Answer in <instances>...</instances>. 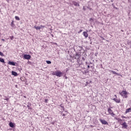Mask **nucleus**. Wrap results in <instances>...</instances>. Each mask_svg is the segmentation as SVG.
Returning <instances> with one entry per match:
<instances>
[{
	"label": "nucleus",
	"mask_w": 131,
	"mask_h": 131,
	"mask_svg": "<svg viewBox=\"0 0 131 131\" xmlns=\"http://www.w3.org/2000/svg\"><path fill=\"white\" fill-rule=\"evenodd\" d=\"M45 103H48V102H49V99H45Z\"/></svg>",
	"instance_id": "bb28decb"
},
{
	"label": "nucleus",
	"mask_w": 131,
	"mask_h": 131,
	"mask_svg": "<svg viewBox=\"0 0 131 131\" xmlns=\"http://www.w3.org/2000/svg\"><path fill=\"white\" fill-rule=\"evenodd\" d=\"M90 20H92V18H91Z\"/></svg>",
	"instance_id": "79ce46f5"
},
{
	"label": "nucleus",
	"mask_w": 131,
	"mask_h": 131,
	"mask_svg": "<svg viewBox=\"0 0 131 131\" xmlns=\"http://www.w3.org/2000/svg\"><path fill=\"white\" fill-rule=\"evenodd\" d=\"M88 68H90V65L88 66Z\"/></svg>",
	"instance_id": "58836bf2"
},
{
	"label": "nucleus",
	"mask_w": 131,
	"mask_h": 131,
	"mask_svg": "<svg viewBox=\"0 0 131 131\" xmlns=\"http://www.w3.org/2000/svg\"><path fill=\"white\" fill-rule=\"evenodd\" d=\"M100 122L102 123V124L107 125H108V122H106V120L103 119H100Z\"/></svg>",
	"instance_id": "423d86ee"
},
{
	"label": "nucleus",
	"mask_w": 131,
	"mask_h": 131,
	"mask_svg": "<svg viewBox=\"0 0 131 131\" xmlns=\"http://www.w3.org/2000/svg\"><path fill=\"white\" fill-rule=\"evenodd\" d=\"M101 68H103V66H102V64L101 65Z\"/></svg>",
	"instance_id": "ea45409f"
},
{
	"label": "nucleus",
	"mask_w": 131,
	"mask_h": 131,
	"mask_svg": "<svg viewBox=\"0 0 131 131\" xmlns=\"http://www.w3.org/2000/svg\"><path fill=\"white\" fill-rule=\"evenodd\" d=\"M31 105V103H28V105H27V107L28 108V109L29 110H30V109H31V107H30V106Z\"/></svg>",
	"instance_id": "6ab92c4d"
},
{
	"label": "nucleus",
	"mask_w": 131,
	"mask_h": 131,
	"mask_svg": "<svg viewBox=\"0 0 131 131\" xmlns=\"http://www.w3.org/2000/svg\"><path fill=\"white\" fill-rule=\"evenodd\" d=\"M83 36L85 37V38L89 37V34H88L87 32H83Z\"/></svg>",
	"instance_id": "1a4fd4ad"
},
{
	"label": "nucleus",
	"mask_w": 131,
	"mask_h": 131,
	"mask_svg": "<svg viewBox=\"0 0 131 131\" xmlns=\"http://www.w3.org/2000/svg\"><path fill=\"white\" fill-rule=\"evenodd\" d=\"M113 100H114V101H115V102H116V103H120V100H119V99H117L116 98H114Z\"/></svg>",
	"instance_id": "f8f14e48"
},
{
	"label": "nucleus",
	"mask_w": 131,
	"mask_h": 131,
	"mask_svg": "<svg viewBox=\"0 0 131 131\" xmlns=\"http://www.w3.org/2000/svg\"><path fill=\"white\" fill-rule=\"evenodd\" d=\"M107 112H108L109 114H110L113 117H114V116H115V114L113 113V111H112V110H111V108H108L107 109Z\"/></svg>",
	"instance_id": "7ed1b4c3"
},
{
	"label": "nucleus",
	"mask_w": 131,
	"mask_h": 131,
	"mask_svg": "<svg viewBox=\"0 0 131 131\" xmlns=\"http://www.w3.org/2000/svg\"><path fill=\"white\" fill-rule=\"evenodd\" d=\"M9 126H10V127L14 128V123H13V122H10L9 123Z\"/></svg>",
	"instance_id": "9b49d317"
},
{
	"label": "nucleus",
	"mask_w": 131,
	"mask_h": 131,
	"mask_svg": "<svg viewBox=\"0 0 131 131\" xmlns=\"http://www.w3.org/2000/svg\"><path fill=\"white\" fill-rule=\"evenodd\" d=\"M115 97H116V95H115Z\"/></svg>",
	"instance_id": "a19ab883"
},
{
	"label": "nucleus",
	"mask_w": 131,
	"mask_h": 131,
	"mask_svg": "<svg viewBox=\"0 0 131 131\" xmlns=\"http://www.w3.org/2000/svg\"><path fill=\"white\" fill-rule=\"evenodd\" d=\"M117 120H118L119 122H121L122 121V120L120 118L117 119Z\"/></svg>",
	"instance_id": "b1692460"
},
{
	"label": "nucleus",
	"mask_w": 131,
	"mask_h": 131,
	"mask_svg": "<svg viewBox=\"0 0 131 131\" xmlns=\"http://www.w3.org/2000/svg\"><path fill=\"white\" fill-rule=\"evenodd\" d=\"M45 26L40 25V29H43V28H45Z\"/></svg>",
	"instance_id": "5701e85b"
},
{
	"label": "nucleus",
	"mask_w": 131,
	"mask_h": 131,
	"mask_svg": "<svg viewBox=\"0 0 131 131\" xmlns=\"http://www.w3.org/2000/svg\"><path fill=\"white\" fill-rule=\"evenodd\" d=\"M120 124L122 126V128H127V124H126V122H124L122 124L120 123Z\"/></svg>",
	"instance_id": "0eeeda50"
},
{
	"label": "nucleus",
	"mask_w": 131,
	"mask_h": 131,
	"mask_svg": "<svg viewBox=\"0 0 131 131\" xmlns=\"http://www.w3.org/2000/svg\"><path fill=\"white\" fill-rule=\"evenodd\" d=\"M0 55L2 56V57H4L5 55H4V53H3L2 52L0 51Z\"/></svg>",
	"instance_id": "a878e982"
},
{
	"label": "nucleus",
	"mask_w": 131,
	"mask_h": 131,
	"mask_svg": "<svg viewBox=\"0 0 131 131\" xmlns=\"http://www.w3.org/2000/svg\"><path fill=\"white\" fill-rule=\"evenodd\" d=\"M121 117H122V118H125V117H124L123 116H122Z\"/></svg>",
	"instance_id": "f704fd0d"
},
{
	"label": "nucleus",
	"mask_w": 131,
	"mask_h": 131,
	"mask_svg": "<svg viewBox=\"0 0 131 131\" xmlns=\"http://www.w3.org/2000/svg\"><path fill=\"white\" fill-rule=\"evenodd\" d=\"M62 116H63V117H64V116H66V115L65 114H62Z\"/></svg>",
	"instance_id": "473e14b6"
},
{
	"label": "nucleus",
	"mask_w": 131,
	"mask_h": 131,
	"mask_svg": "<svg viewBox=\"0 0 131 131\" xmlns=\"http://www.w3.org/2000/svg\"><path fill=\"white\" fill-rule=\"evenodd\" d=\"M64 75V73L61 72L60 71H58L56 72V76H57V77H61L62 75Z\"/></svg>",
	"instance_id": "f03ea898"
},
{
	"label": "nucleus",
	"mask_w": 131,
	"mask_h": 131,
	"mask_svg": "<svg viewBox=\"0 0 131 131\" xmlns=\"http://www.w3.org/2000/svg\"><path fill=\"white\" fill-rule=\"evenodd\" d=\"M11 25L12 28H15V24H14V21L11 22Z\"/></svg>",
	"instance_id": "aec40b11"
},
{
	"label": "nucleus",
	"mask_w": 131,
	"mask_h": 131,
	"mask_svg": "<svg viewBox=\"0 0 131 131\" xmlns=\"http://www.w3.org/2000/svg\"><path fill=\"white\" fill-rule=\"evenodd\" d=\"M24 60H30L31 59V56L28 54L24 55Z\"/></svg>",
	"instance_id": "20e7f679"
},
{
	"label": "nucleus",
	"mask_w": 131,
	"mask_h": 131,
	"mask_svg": "<svg viewBox=\"0 0 131 131\" xmlns=\"http://www.w3.org/2000/svg\"><path fill=\"white\" fill-rule=\"evenodd\" d=\"M46 63L47 64H52V61H50V60H47L46 61Z\"/></svg>",
	"instance_id": "412c9836"
},
{
	"label": "nucleus",
	"mask_w": 131,
	"mask_h": 131,
	"mask_svg": "<svg viewBox=\"0 0 131 131\" xmlns=\"http://www.w3.org/2000/svg\"><path fill=\"white\" fill-rule=\"evenodd\" d=\"M111 71L113 74H116V75H120L119 74L116 73V72L115 71ZM120 76H122L121 75H120Z\"/></svg>",
	"instance_id": "ddd939ff"
},
{
	"label": "nucleus",
	"mask_w": 131,
	"mask_h": 131,
	"mask_svg": "<svg viewBox=\"0 0 131 131\" xmlns=\"http://www.w3.org/2000/svg\"><path fill=\"white\" fill-rule=\"evenodd\" d=\"M13 39H14V36H11V37H10V39H11V40H13Z\"/></svg>",
	"instance_id": "cd10ccee"
},
{
	"label": "nucleus",
	"mask_w": 131,
	"mask_h": 131,
	"mask_svg": "<svg viewBox=\"0 0 131 131\" xmlns=\"http://www.w3.org/2000/svg\"><path fill=\"white\" fill-rule=\"evenodd\" d=\"M82 61H85V58L84 57H82Z\"/></svg>",
	"instance_id": "c85d7f7f"
},
{
	"label": "nucleus",
	"mask_w": 131,
	"mask_h": 131,
	"mask_svg": "<svg viewBox=\"0 0 131 131\" xmlns=\"http://www.w3.org/2000/svg\"><path fill=\"white\" fill-rule=\"evenodd\" d=\"M73 5L76 6H79V4H78V3H77V2H74Z\"/></svg>",
	"instance_id": "a211bd4d"
},
{
	"label": "nucleus",
	"mask_w": 131,
	"mask_h": 131,
	"mask_svg": "<svg viewBox=\"0 0 131 131\" xmlns=\"http://www.w3.org/2000/svg\"><path fill=\"white\" fill-rule=\"evenodd\" d=\"M60 107L62 108V111H65V108H64V105L61 104L60 105Z\"/></svg>",
	"instance_id": "f3484780"
},
{
	"label": "nucleus",
	"mask_w": 131,
	"mask_h": 131,
	"mask_svg": "<svg viewBox=\"0 0 131 131\" xmlns=\"http://www.w3.org/2000/svg\"><path fill=\"white\" fill-rule=\"evenodd\" d=\"M119 94L124 99H126V98H127V92H126V91H123L122 92H120Z\"/></svg>",
	"instance_id": "f257e3e1"
},
{
	"label": "nucleus",
	"mask_w": 131,
	"mask_h": 131,
	"mask_svg": "<svg viewBox=\"0 0 131 131\" xmlns=\"http://www.w3.org/2000/svg\"><path fill=\"white\" fill-rule=\"evenodd\" d=\"M11 73L14 76H18V73L16 72L12 71Z\"/></svg>",
	"instance_id": "9d476101"
},
{
	"label": "nucleus",
	"mask_w": 131,
	"mask_h": 131,
	"mask_svg": "<svg viewBox=\"0 0 131 131\" xmlns=\"http://www.w3.org/2000/svg\"><path fill=\"white\" fill-rule=\"evenodd\" d=\"M34 28H35L36 30H40V26H34Z\"/></svg>",
	"instance_id": "4468645a"
},
{
	"label": "nucleus",
	"mask_w": 131,
	"mask_h": 131,
	"mask_svg": "<svg viewBox=\"0 0 131 131\" xmlns=\"http://www.w3.org/2000/svg\"><path fill=\"white\" fill-rule=\"evenodd\" d=\"M83 10L84 11H85V8L84 7H83Z\"/></svg>",
	"instance_id": "2f4dec72"
},
{
	"label": "nucleus",
	"mask_w": 131,
	"mask_h": 131,
	"mask_svg": "<svg viewBox=\"0 0 131 131\" xmlns=\"http://www.w3.org/2000/svg\"><path fill=\"white\" fill-rule=\"evenodd\" d=\"M52 75H55L56 76V72L52 73Z\"/></svg>",
	"instance_id": "c756f323"
},
{
	"label": "nucleus",
	"mask_w": 131,
	"mask_h": 131,
	"mask_svg": "<svg viewBox=\"0 0 131 131\" xmlns=\"http://www.w3.org/2000/svg\"><path fill=\"white\" fill-rule=\"evenodd\" d=\"M4 100L8 101H9V98H7V97H5V98H4Z\"/></svg>",
	"instance_id": "393cba45"
},
{
	"label": "nucleus",
	"mask_w": 131,
	"mask_h": 131,
	"mask_svg": "<svg viewBox=\"0 0 131 131\" xmlns=\"http://www.w3.org/2000/svg\"><path fill=\"white\" fill-rule=\"evenodd\" d=\"M0 62H1V63H6V62H5V59L2 58H0Z\"/></svg>",
	"instance_id": "dca6fc26"
},
{
	"label": "nucleus",
	"mask_w": 131,
	"mask_h": 131,
	"mask_svg": "<svg viewBox=\"0 0 131 131\" xmlns=\"http://www.w3.org/2000/svg\"><path fill=\"white\" fill-rule=\"evenodd\" d=\"M128 112H131V108H127L126 110L125 113H128Z\"/></svg>",
	"instance_id": "2eb2a0df"
},
{
	"label": "nucleus",
	"mask_w": 131,
	"mask_h": 131,
	"mask_svg": "<svg viewBox=\"0 0 131 131\" xmlns=\"http://www.w3.org/2000/svg\"><path fill=\"white\" fill-rule=\"evenodd\" d=\"M66 74H64V77H66V79H67V77H66Z\"/></svg>",
	"instance_id": "72a5a7b5"
},
{
	"label": "nucleus",
	"mask_w": 131,
	"mask_h": 131,
	"mask_svg": "<svg viewBox=\"0 0 131 131\" xmlns=\"http://www.w3.org/2000/svg\"><path fill=\"white\" fill-rule=\"evenodd\" d=\"M15 19H16V20H17V21H19V20H20V18H19L18 16H15Z\"/></svg>",
	"instance_id": "4be33fe9"
},
{
	"label": "nucleus",
	"mask_w": 131,
	"mask_h": 131,
	"mask_svg": "<svg viewBox=\"0 0 131 131\" xmlns=\"http://www.w3.org/2000/svg\"><path fill=\"white\" fill-rule=\"evenodd\" d=\"M2 41H5V39H2Z\"/></svg>",
	"instance_id": "c9c22d12"
},
{
	"label": "nucleus",
	"mask_w": 131,
	"mask_h": 131,
	"mask_svg": "<svg viewBox=\"0 0 131 131\" xmlns=\"http://www.w3.org/2000/svg\"><path fill=\"white\" fill-rule=\"evenodd\" d=\"M85 64H86V65H88V61H86V62H85Z\"/></svg>",
	"instance_id": "e433bc0d"
},
{
	"label": "nucleus",
	"mask_w": 131,
	"mask_h": 131,
	"mask_svg": "<svg viewBox=\"0 0 131 131\" xmlns=\"http://www.w3.org/2000/svg\"><path fill=\"white\" fill-rule=\"evenodd\" d=\"M76 57H77V58H78V56H76V57H75V58H76Z\"/></svg>",
	"instance_id": "4c0bfd02"
},
{
	"label": "nucleus",
	"mask_w": 131,
	"mask_h": 131,
	"mask_svg": "<svg viewBox=\"0 0 131 131\" xmlns=\"http://www.w3.org/2000/svg\"><path fill=\"white\" fill-rule=\"evenodd\" d=\"M80 32H82V30H80L79 32H78V33H80Z\"/></svg>",
	"instance_id": "7c9ffc66"
},
{
	"label": "nucleus",
	"mask_w": 131,
	"mask_h": 131,
	"mask_svg": "<svg viewBox=\"0 0 131 131\" xmlns=\"http://www.w3.org/2000/svg\"><path fill=\"white\" fill-rule=\"evenodd\" d=\"M8 64H9V65H12V66H16V64L17 63L14 61H9Z\"/></svg>",
	"instance_id": "6e6552de"
},
{
	"label": "nucleus",
	"mask_w": 131,
	"mask_h": 131,
	"mask_svg": "<svg viewBox=\"0 0 131 131\" xmlns=\"http://www.w3.org/2000/svg\"><path fill=\"white\" fill-rule=\"evenodd\" d=\"M78 56V57H75V59H77V62L79 65V66H80L81 65V63H79L80 59V55L78 54V53H76V56Z\"/></svg>",
	"instance_id": "39448f33"
}]
</instances>
